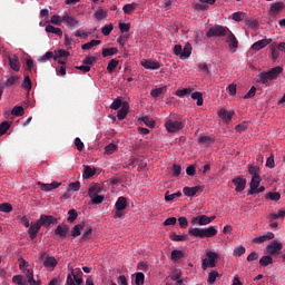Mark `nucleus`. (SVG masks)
<instances>
[{"label":"nucleus","mask_w":285,"mask_h":285,"mask_svg":"<svg viewBox=\"0 0 285 285\" xmlns=\"http://www.w3.org/2000/svg\"><path fill=\"white\" fill-rule=\"evenodd\" d=\"M284 72V67L276 66L267 71H262L257 75L256 83H261L262 86H268L269 81H275L277 77H279Z\"/></svg>","instance_id":"obj_1"},{"label":"nucleus","mask_w":285,"mask_h":285,"mask_svg":"<svg viewBox=\"0 0 285 285\" xmlns=\"http://www.w3.org/2000/svg\"><path fill=\"white\" fill-rule=\"evenodd\" d=\"M188 235H191L193 237H199L200 239H206L210 237H215L217 235V227L216 226H209L207 228H193L190 227L188 229Z\"/></svg>","instance_id":"obj_2"},{"label":"nucleus","mask_w":285,"mask_h":285,"mask_svg":"<svg viewBox=\"0 0 285 285\" xmlns=\"http://www.w3.org/2000/svg\"><path fill=\"white\" fill-rule=\"evenodd\" d=\"M228 27L216 24L214 27H210L206 33V37L208 39H213V37H226L228 35Z\"/></svg>","instance_id":"obj_3"},{"label":"nucleus","mask_w":285,"mask_h":285,"mask_svg":"<svg viewBox=\"0 0 285 285\" xmlns=\"http://www.w3.org/2000/svg\"><path fill=\"white\" fill-rule=\"evenodd\" d=\"M207 258L203 259L202 268L206 271V268H215L217 266V259H219V254L215 252H207Z\"/></svg>","instance_id":"obj_4"},{"label":"nucleus","mask_w":285,"mask_h":285,"mask_svg":"<svg viewBox=\"0 0 285 285\" xmlns=\"http://www.w3.org/2000/svg\"><path fill=\"white\" fill-rule=\"evenodd\" d=\"M46 252L41 253L39 256V261L43 262V266L45 268H47V271H55V267L57 266V264H59V262H57V258H55V256L46 257Z\"/></svg>","instance_id":"obj_5"},{"label":"nucleus","mask_w":285,"mask_h":285,"mask_svg":"<svg viewBox=\"0 0 285 285\" xmlns=\"http://www.w3.org/2000/svg\"><path fill=\"white\" fill-rule=\"evenodd\" d=\"M216 216H206V215H199L191 219V224L198 225V226H208V224H213L215 222Z\"/></svg>","instance_id":"obj_6"},{"label":"nucleus","mask_w":285,"mask_h":285,"mask_svg":"<svg viewBox=\"0 0 285 285\" xmlns=\"http://www.w3.org/2000/svg\"><path fill=\"white\" fill-rule=\"evenodd\" d=\"M225 37H227L226 43H228L230 52H237V48H239V41L237 40V37H235V33L229 30Z\"/></svg>","instance_id":"obj_7"},{"label":"nucleus","mask_w":285,"mask_h":285,"mask_svg":"<svg viewBox=\"0 0 285 285\" xmlns=\"http://www.w3.org/2000/svg\"><path fill=\"white\" fill-rule=\"evenodd\" d=\"M284 244L277 240H272L271 244L266 246V252L268 255H281Z\"/></svg>","instance_id":"obj_8"},{"label":"nucleus","mask_w":285,"mask_h":285,"mask_svg":"<svg viewBox=\"0 0 285 285\" xmlns=\"http://www.w3.org/2000/svg\"><path fill=\"white\" fill-rule=\"evenodd\" d=\"M165 128L169 132H179L184 128V122L178 120H167L165 122Z\"/></svg>","instance_id":"obj_9"},{"label":"nucleus","mask_w":285,"mask_h":285,"mask_svg":"<svg viewBox=\"0 0 285 285\" xmlns=\"http://www.w3.org/2000/svg\"><path fill=\"white\" fill-rule=\"evenodd\" d=\"M62 23L67 26V28H79L81 23H79V20L68 13H63L62 16Z\"/></svg>","instance_id":"obj_10"},{"label":"nucleus","mask_w":285,"mask_h":285,"mask_svg":"<svg viewBox=\"0 0 285 285\" xmlns=\"http://www.w3.org/2000/svg\"><path fill=\"white\" fill-rule=\"evenodd\" d=\"M271 43H273L272 38H265V39L258 40L252 45V50L259 52V50L266 48V46H268Z\"/></svg>","instance_id":"obj_11"},{"label":"nucleus","mask_w":285,"mask_h":285,"mask_svg":"<svg viewBox=\"0 0 285 285\" xmlns=\"http://www.w3.org/2000/svg\"><path fill=\"white\" fill-rule=\"evenodd\" d=\"M142 68L146 70H159L161 68V65L158 61L145 59L141 61Z\"/></svg>","instance_id":"obj_12"},{"label":"nucleus","mask_w":285,"mask_h":285,"mask_svg":"<svg viewBox=\"0 0 285 285\" xmlns=\"http://www.w3.org/2000/svg\"><path fill=\"white\" fill-rule=\"evenodd\" d=\"M8 59L11 70H14V72H19L21 70V62H19V56H9Z\"/></svg>","instance_id":"obj_13"},{"label":"nucleus","mask_w":285,"mask_h":285,"mask_svg":"<svg viewBox=\"0 0 285 285\" xmlns=\"http://www.w3.org/2000/svg\"><path fill=\"white\" fill-rule=\"evenodd\" d=\"M259 184H262V177L259 176H252V180L249 183V190L247 195H255V189L259 188Z\"/></svg>","instance_id":"obj_14"},{"label":"nucleus","mask_w":285,"mask_h":285,"mask_svg":"<svg viewBox=\"0 0 285 285\" xmlns=\"http://www.w3.org/2000/svg\"><path fill=\"white\" fill-rule=\"evenodd\" d=\"M38 223H40V226H52V224H57V218L55 216L41 215Z\"/></svg>","instance_id":"obj_15"},{"label":"nucleus","mask_w":285,"mask_h":285,"mask_svg":"<svg viewBox=\"0 0 285 285\" xmlns=\"http://www.w3.org/2000/svg\"><path fill=\"white\" fill-rule=\"evenodd\" d=\"M232 184L236 187V193H242L246 188V179L242 177H236L232 180Z\"/></svg>","instance_id":"obj_16"},{"label":"nucleus","mask_w":285,"mask_h":285,"mask_svg":"<svg viewBox=\"0 0 285 285\" xmlns=\"http://www.w3.org/2000/svg\"><path fill=\"white\" fill-rule=\"evenodd\" d=\"M38 186H40V189L43 190L45 193H50V190H55L61 186V183L53 181L51 184H43L41 181L38 183Z\"/></svg>","instance_id":"obj_17"},{"label":"nucleus","mask_w":285,"mask_h":285,"mask_svg":"<svg viewBox=\"0 0 285 285\" xmlns=\"http://www.w3.org/2000/svg\"><path fill=\"white\" fill-rule=\"evenodd\" d=\"M198 144L203 146L204 148H208L210 144H215V137L213 136H199Z\"/></svg>","instance_id":"obj_18"},{"label":"nucleus","mask_w":285,"mask_h":285,"mask_svg":"<svg viewBox=\"0 0 285 285\" xmlns=\"http://www.w3.org/2000/svg\"><path fill=\"white\" fill-rule=\"evenodd\" d=\"M128 110H130V105H128V102H124L117 114V118L119 121H124V119L128 116Z\"/></svg>","instance_id":"obj_19"},{"label":"nucleus","mask_w":285,"mask_h":285,"mask_svg":"<svg viewBox=\"0 0 285 285\" xmlns=\"http://www.w3.org/2000/svg\"><path fill=\"white\" fill-rule=\"evenodd\" d=\"M268 239H275V234H273V232H268L263 236L254 238L253 244H264V242H268Z\"/></svg>","instance_id":"obj_20"},{"label":"nucleus","mask_w":285,"mask_h":285,"mask_svg":"<svg viewBox=\"0 0 285 285\" xmlns=\"http://www.w3.org/2000/svg\"><path fill=\"white\" fill-rule=\"evenodd\" d=\"M233 115H235V111H233V110L228 111L226 109H220L218 111V117H220V119L226 122H228L233 119Z\"/></svg>","instance_id":"obj_21"},{"label":"nucleus","mask_w":285,"mask_h":285,"mask_svg":"<svg viewBox=\"0 0 285 285\" xmlns=\"http://www.w3.org/2000/svg\"><path fill=\"white\" fill-rule=\"evenodd\" d=\"M202 190V186L184 187L183 193L186 197H195V195Z\"/></svg>","instance_id":"obj_22"},{"label":"nucleus","mask_w":285,"mask_h":285,"mask_svg":"<svg viewBox=\"0 0 285 285\" xmlns=\"http://www.w3.org/2000/svg\"><path fill=\"white\" fill-rule=\"evenodd\" d=\"M39 230H41V225L39 223V220H37V223H35L33 225H31L29 227V235H30V239H36L37 238V233H39Z\"/></svg>","instance_id":"obj_23"},{"label":"nucleus","mask_w":285,"mask_h":285,"mask_svg":"<svg viewBox=\"0 0 285 285\" xmlns=\"http://www.w3.org/2000/svg\"><path fill=\"white\" fill-rule=\"evenodd\" d=\"M127 206L128 200L124 196H120L115 204L116 210H126Z\"/></svg>","instance_id":"obj_24"},{"label":"nucleus","mask_w":285,"mask_h":285,"mask_svg":"<svg viewBox=\"0 0 285 285\" xmlns=\"http://www.w3.org/2000/svg\"><path fill=\"white\" fill-rule=\"evenodd\" d=\"M70 230V228L68 227V225H58L56 230H55V235H59L60 237L65 238L68 237V232Z\"/></svg>","instance_id":"obj_25"},{"label":"nucleus","mask_w":285,"mask_h":285,"mask_svg":"<svg viewBox=\"0 0 285 285\" xmlns=\"http://www.w3.org/2000/svg\"><path fill=\"white\" fill-rule=\"evenodd\" d=\"M46 32H49L51 35H57V37H63V31L61 28H57L52 24H47L45 28Z\"/></svg>","instance_id":"obj_26"},{"label":"nucleus","mask_w":285,"mask_h":285,"mask_svg":"<svg viewBox=\"0 0 285 285\" xmlns=\"http://www.w3.org/2000/svg\"><path fill=\"white\" fill-rule=\"evenodd\" d=\"M24 275H26V277L28 279V284H30V285H39V284H41V282L37 283V281H35V271H32V269H24Z\"/></svg>","instance_id":"obj_27"},{"label":"nucleus","mask_w":285,"mask_h":285,"mask_svg":"<svg viewBox=\"0 0 285 285\" xmlns=\"http://www.w3.org/2000/svg\"><path fill=\"white\" fill-rule=\"evenodd\" d=\"M83 228H86V223H80V224L73 226V228L71 229V237H79V235H81V230H83Z\"/></svg>","instance_id":"obj_28"},{"label":"nucleus","mask_w":285,"mask_h":285,"mask_svg":"<svg viewBox=\"0 0 285 285\" xmlns=\"http://www.w3.org/2000/svg\"><path fill=\"white\" fill-rule=\"evenodd\" d=\"M282 10H284V3L275 2L271 7V14H278V12H282Z\"/></svg>","instance_id":"obj_29"},{"label":"nucleus","mask_w":285,"mask_h":285,"mask_svg":"<svg viewBox=\"0 0 285 285\" xmlns=\"http://www.w3.org/2000/svg\"><path fill=\"white\" fill-rule=\"evenodd\" d=\"M55 52H56V55L53 57V61H57V60L63 59V58L66 59V58L70 57V52L67 51V50H63V49H60V50L55 51Z\"/></svg>","instance_id":"obj_30"},{"label":"nucleus","mask_w":285,"mask_h":285,"mask_svg":"<svg viewBox=\"0 0 285 285\" xmlns=\"http://www.w3.org/2000/svg\"><path fill=\"white\" fill-rule=\"evenodd\" d=\"M135 10H137V3H135V2L125 4L122 7V11L125 14H132V12H135Z\"/></svg>","instance_id":"obj_31"},{"label":"nucleus","mask_w":285,"mask_h":285,"mask_svg":"<svg viewBox=\"0 0 285 285\" xmlns=\"http://www.w3.org/2000/svg\"><path fill=\"white\" fill-rule=\"evenodd\" d=\"M100 193H101V186H99V185H92L88 189V195L90 198L99 195Z\"/></svg>","instance_id":"obj_32"},{"label":"nucleus","mask_w":285,"mask_h":285,"mask_svg":"<svg viewBox=\"0 0 285 285\" xmlns=\"http://www.w3.org/2000/svg\"><path fill=\"white\" fill-rule=\"evenodd\" d=\"M119 50L116 47L102 49V57H115Z\"/></svg>","instance_id":"obj_33"},{"label":"nucleus","mask_w":285,"mask_h":285,"mask_svg":"<svg viewBox=\"0 0 285 285\" xmlns=\"http://www.w3.org/2000/svg\"><path fill=\"white\" fill-rule=\"evenodd\" d=\"M271 50L273 61H277V59H279V49L277 48V42H273L271 45Z\"/></svg>","instance_id":"obj_34"},{"label":"nucleus","mask_w":285,"mask_h":285,"mask_svg":"<svg viewBox=\"0 0 285 285\" xmlns=\"http://www.w3.org/2000/svg\"><path fill=\"white\" fill-rule=\"evenodd\" d=\"M191 99L196 100L197 106H204V95L199 91H195L191 94Z\"/></svg>","instance_id":"obj_35"},{"label":"nucleus","mask_w":285,"mask_h":285,"mask_svg":"<svg viewBox=\"0 0 285 285\" xmlns=\"http://www.w3.org/2000/svg\"><path fill=\"white\" fill-rule=\"evenodd\" d=\"M185 255L183 250L174 249L171 252V259L173 262H179V259H184Z\"/></svg>","instance_id":"obj_36"},{"label":"nucleus","mask_w":285,"mask_h":285,"mask_svg":"<svg viewBox=\"0 0 285 285\" xmlns=\"http://www.w3.org/2000/svg\"><path fill=\"white\" fill-rule=\"evenodd\" d=\"M269 264H273V256L271 255L263 256L259 259V265L263 266L264 268H266V266H269Z\"/></svg>","instance_id":"obj_37"},{"label":"nucleus","mask_w":285,"mask_h":285,"mask_svg":"<svg viewBox=\"0 0 285 285\" xmlns=\"http://www.w3.org/2000/svg\"><path fill=\"white\" fill-rule=\"evenodd\" d=\"M265 197L266 199H271V202H279V199H282V194L277 191H269Z\"/></svg>","instance_id":"obj_38"},{"label":"nucleus","mask_w":285,"mask_h":285,"mask_svg":"<svg viewBox=\"0 0 285 285\" xmlns=\"http://www.w3.org/2000/svg\"><path fill=\"white\" fill-rule=\"evenodd\" d=\"M100 43H101V40H91L90 42L82 45L81 48L83 50H92L95 46H100Z\"/></svg>","instance_id":"obj_39"},{"label":"nucleus","mask_w":285,"mask_h":285,"mask_svg":"<svg viewBox=\"0 0 285 285\" xmlns=\"http://www.w3.org/2000/svg\"><path fill=\"white\" fill-rule=\"evenodd\" d=\"M117 66H119V60H117V59H111V60L108 62L107 71L110 72V73L115 72V70L117 69Z\"/></svg>","instance_id":"obj_40"},{"label":"nucleus","mask_w":285,"mask_h":285,"mask_svg":"<svg viewBox=\"0 0 285 285\" xmlns=\"http://www.w3.org/2000/svg\"><path fill=\"white\" fill-rule=\"evenodd\" d=\"M11 115H13V117H23L24 115L23 107L21 106L13 107V109L11 110Z\"/></svg>","instance_id":"obj_41"},{"label":"nucleus","mask_w":285,"mask_h":285,"mask_svg":"<svg viewBox=\"0 0 285 285\" xmlns=\"http://www.w3.org/2000/svg\"><path fill=\"white\" fill-rule=\"evenodd\" d=\"M17 81H19V76H11L6 80L4 86L6 88H11V86H14Z\"/></svg>","instance_id":"obj_42"},{"label":"nucleus","mask_w":285,"mask_h":285,"mask_svg":"<svg viewBox=\"0 0 285 285\" xmlns=\"http://www.w3.org/2000/svg\"><path fill=\"white\" fill-rule=\"evenodd\" d=\"M124 106V101H121V98H116L111 105L110 108L111 110H119Z\"/></svg>","instance_id":"obj_43"},{"label":"nucleus","mask_w":285,"mask_h":285,"mask_svg":"<svg viewBox=\"0 0 285 285\" xmlns=\"http://www.w3.org/2000/svg\"><path fill=\"white\" fill-rule=\"evenodd\" d=\"M94 17L97 21H101V19H106V17H108V11L100 9L95 12Z\"/></svg>","instance_id":"obj_44"},{"label":"nucleus","mask_w":285,"mask_h":285,"mask_svg":"<svg viewBox=\"0 0 285 285\" xmlns=\"http://www.w3.org/2000/svg\"><path fill=\"white\" fill-rule=\"evenodd\" d=\"M217 277H219V272L212 271L208 275L207 283L208 284H215V282L217 281Z\"/></svg>","instance_id":"obj_45"},{"label":"nucleus","mask_w":285,"mask_h":285,"mask_svg":"<svg viewBox=\"0 0 285 285\" xmlns=\"http://www.w3.org/2000/svg\"><path fill=\"white\" fill-rule=\"evenodd\" d=\"M177 197H181V191H177L174 194H170V191H167L165 194V200L166 202H173V199H177Z\"/></svg>","instance_id":"obj_46"},{"label":"nucleus","mask_w":285,"mask_h":285,"mask_svg":"<svg viewBox=\"0 0 285 285\" xmlns=\"http://www.w3.org/2000/svg\"><path fill=\"white\" fill-rule=\"evenodd\" d=\"M144 282H146V275H144L141 272L136 273L135 284L144 285Z\"/></svg>","instance_id":"obj_47"},{"label":"nucleus","mask_w":285,"mask_h":285,"mask_svg":"<svg viewBox=\"0 0 285 285\" xmlns=\"http://www.w3.org/2000/svg\"><path fill=\"white\" fill-rule=\"evenodd\" d=\"M190 55H193V47H190V45H186L184 47L181 58L183 59H188V57H190Z\"/></svg>","instance_id":"obj_48"},{"label":"nucleus","mask_w":285,"mask_h":285,"mask_svg":"<svg viewBox=\"0 0 285 285\" xmlns=\"http://www.w3.org/2000/svg\"><path fill=\"white\" fill-rule=\"evenodd\" d=\"M97 173L95 169H92L90 166H85L83 177L85 179H90Z\"/></svg>","instance_id":"obj_49"},{"label":"nucleus","mask_w":285,"mask_h":285,"mask_svg":"<svg viewBox=\"0 0 285 285\" xmlns=\"http://www.w3.org/2000/svg\"><path fill=\"white\" fill-rule=\"evenodd\" d=\"M50 23H52L53 26H61V23H63V17L55 14L51 17Z\"/></svg>","instance_id":"obj_50"},{"label":"nucleus","mask_w":285,"mask_h":285,"mask_svg":"<svg viewBox=\"0 0 285 285\" xmlns=\"http://www.w3.org/2000/svg\"><path fill=\"white\" fill-rule=\"evenodd\" d=\"M50 59H55V53L52 51H47L42 57L39 58L41 63L46 61H50Z\"/></svg>","instance_id":"obj_51"},{"label":"nucleus","mask_w":285,"mask_h":285,"mask_svg":"<svg viewBox=\"0 0 285 285\" xmlns=\"http://www.w3.org/2000/svg\"><path fill=\"white\" fill-rule=\"evenodd\" d=\"M22 88L24 90H32V80H30V76H26L22 82Z\"/></svg>","instance_id":"obj_52"},{"label":"nucleus","mask_w":285,"mask_h":285,"mask_svg":"<svg viewBox=\"0 0 285 285\" xmlns=\"http://www.w3.org/2000/svg\"><path fill=\"white\" fill-rule=\"evenodd\" d=\"M0 213H12V205L10 203L0 204Z\"/></svg>","instance_id":"obj_53"},{"label":"nucleus","mask_w":285,"mask_h":285,"mask_svg":"<svg viewBox=\"0 0 285 285\" xmlns=\"http://www.w3.org/2000/svg\"><path fill=\"white\" fill-rule=\"evenodd\" d=\"M10 130V122L8 121H2L0 124V136L6 135Z\"/></svg>","instance_id":"obj_54"},{"label":"nucleus","mask_w":285,"mask_h":285,"mask_svg":"<svg viewBox=\"0 0 285 285\" xmlns=\"http://www.w3.org/2000/svg\"><path fill=\"white\" fill-rule=\"evenodd\" d=\"M79 275H83L82 272H79V274H75V272H71V277L73 278V282L76 285H83V278L79 277Z\"/></svg>","instance_id":"obj_55"},{"label":"nucleus","mask_w":285,"mask_h":285,"mask_svg":"<svg viewBox=\"0 0 285 285\" xmlns=\"http://www.w3.org/2000/svg\"><path fill=\"white\" fill-rule=\"evenodd\" d=\"M112 30H114L112 23L105 24V26L101 28V33H102L105 37H108V35H110V32H112Z\"/></svg>","instance_id":"obj_56"},{"label":"nucleus","mask_w":285,"mask_h":285,"mask_svg":"<svg viewBox=\"0 0 285 285\" xmlns=\"http://www.w3.org/2000/svg\"><path fill=\"white\" fill-rule=\"evenodd\" d=\"M245 253H246V247L240 245L234 249L233 255L234 257H242V255H244Z\"/></svg>","instance_id":"obj_57"},{"label":"nucleus","mask_w":285,"mask_h":285,"mask_svg":"<svg viewBox=\"0 0 285 285\" xmlns=\"http://www.w3.org/2000/svg\"><path fill=\"white\" fill-rule=\"evenodd\" d=\"M82 63H83L85 66H92V63H97V57H95V56H87V57L83 59Z\"/></svg>","instance_id":"obj_58"},{"label":"nucleus","mask_w":285,"mask_h":285,"mask_svg":"<svg viewBox=\"0 0 285 285\" xmlns=\"http://www.w3.org/2000/svg\"><path fill=\"white\" fill-rule=\"evenodd\" d=\"M187 237L186 235H177L175 233L170 235L171 242H186Z\"/></svg>","instance_id":"obj_59"},{"label":"nucleus","mask_w":285,"mask_h":285,"mask_svg":"<svg viewBox=\"0 0 285 285\" xmlns=\"http://www.w3.org/2000/svg\"><path fill=\"white\" fill-rule=\"evenodd\" d=\"M68 215H69V217L67 218V222H69V224H72L78 217V214H77L76 209H70L68 212Z\"/></svg>","instance_id":"obj_60"},{"label":"nucleus","mask_w":285,"mask_h":285,"mask_svg":"<svg viewBox=\"0 0 285 285\" xmlns=\"http://www.w3.org/2000/svg\"><path fill=\"white\" fill-rule=\"evenodd\" d=\"M140 120H142V124H145V126H148V128H155V121L150 119V117L145 116Z\"/></svg>","instance_id":"obj_61"},{"label":"nucleus","mask_w":285,"mask_h":285,"mask_svg":"<svg viewBox=\"0 0 285 285\" xmlns=\"http://www.w3.org/2000/svg\"><path fill=\"white\" fill-rule=\"evenodd\" d=\"M193 92V89L190 88H184L176 91L177 97H186V95H190Z\"/></svg>","instance_id":"obj_62"},{"label":"nucleus","mask_w":285,"mask_h":285,"mask_svg":"<svg viewBox=\"0 0 285 285\" xmlns=\"http://www.w3.org/2000/svg\"><path fill=\"white\" fill-rule=\"evenodd\" d=\"M115 150H117V145H115V144H109L105 147L106 155H112V153H115Z\"/></svg>","instance_id":"obj_63"},{"label":"nucleus","mask_w":285,"mask_h":285,"mask_svg":"<svg viewBox=\"0 0 285 285\" xmlns=\"http://www.w3.org/2000/svg\"><path fill=\"white\" fill-rule=\"evenodd\" d=\"M91 204H102L105 197L101 195L92 196L91 198Z\"/></svg>","instance_id":"obj_64"}]
</instances>
